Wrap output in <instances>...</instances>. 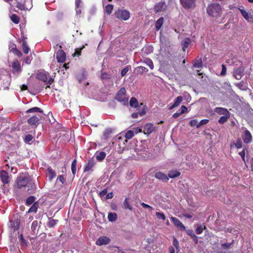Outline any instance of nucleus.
Segmentation results:
<instances>
[{"instance_id": "obj_48", "label": "nucleus", "mask_w": 253, "mask_h": 253, "mask_svg": "<svg viewBox=\"0 0 253 253\" xmlns=\"http://www.w3.org/2000/svg\"><path fill=\"white\" fill-rule=\"evenodd\" d=\"M144 63L150 67L151 69L154 68V64L152 61L150 59H146Z\"/></svg>"}, {"instance_id": "obj_64", "label": "nucleus", "mask_w": 253, "mask_h": 253, "mask_svg": "<svg viewBox=\"0 0 253 253\" xmlns=\"http://www.w3.org/2000/svg\"><path fill=\"white\" fill-rule=\"evenodd\" d=\"M181 115L180 112H176L172 115V117L174 118H177Z\"/></svg>"}, {"instance_id": "obj_51", "label": "nucleus", "mask_w": 253, "mask_h": 253, "mask_svg": "<svg viewBox=\"0 0 253 253\" xmlns=\"http://www.w3.org/2000/svg\"><path fill=\"white\" fill-rule=\"evenodd\" d=\"M209 122L208 119H203L198 123V125L197 126V128L200 127L201 126L207 124Z\"/></svg>"}, {"instance_id": "obj_58", "label": "nucleus", "mask_w": 253, "mask_h": 253, "mask_svg": "<svg viewBox=\"0 0 253 253\" xmlns=\"http://www.w3.org/2000/svg\"><path fill=\"white\" fill-rule=\"evenodd\" d=\"M173 245L176 248L177 250H179V243L175 238L174 237L173 241Z\"/></svg>"}, {"instance_id": "obj_61", "label": "nucleus", "mask_w": 253, "mask_h": 253, "mask_svg": "<svg viewBox=\"0 0 253 253\" xmlns=\"http://www.w3.org/2000/svg\"><path fill=\"white\" fill-rule=\"evenodd\" d=\"M107 189H104L99 193V195L101 197H103L107 194Z\"/></svg>"}, {"instance_id": "obj_27", "label": "nucleus", "mask_w": 253, "mask_h": 253, "mask_svg": "<svg viewBox=\"0 0 253 253\" xmlns=\"http://www.w3.org/2000/svg\"><path fill=\"white\" fill-rule=\"evenodd\" d=\"M180 175V172L176 170H172L168 173V176L170 178H174L179 176Z\"/></svg>"}, {"instance_id": "obj_39", "label": "nucleus", "mask_w": 253, "mask_h": 253, "mask_svg": "<svg viewBox=\"0 0 253 253\" xmlns=\"http://www.w3.org/2000/svg\"><path fill=\"white\" fill-rule=\"evenodd\" d=\"M156 216L158 219L164 221L165 220L166 218L165 214L163 212H156Z\"/></svg>"}, {"instance_id": "obj_25", "label": "nucleus", "mask_w": 253, "mask_h": 253, "mask_svg": "<svg viewBox=\"0 0 253 253\" xmlns=\"http://www.w3.org/2000/svg\"><path fill=\"white\" fill-rule=\"evenodd\" d=\"M22 48L23 52L25 54H28L30 50V48L29 47L27 42L25 40H23L22 44Z\"/></svg>"}, {"instance_id": "obj_53", "label": "nucleus", "mask_w": 253, "mask_h": 253, "mask_svg": "<svg viewBox=\"0 0 253 253\" xmlns=\"http://www.w3.org/2000/svg\"><path fill=\"white\" fill-rule=\"evenodd\" d=\"M33 139V137L31 134H27L25 136L24 141L26 143H29L32 141Z\"/></svg>"}, {"instance_id": "obj_31", "label": "nucleus", "mask_w": 253, "mask_h": 253, "mask_svg": "<svg viewBox=\"0 0 253 253\" xmlns=\"http://www.w3.org/2000/svg\"><path fill=\"white\" fill-rule=\"evenodd\" d=\"M39 203L38 202H35L33 205L31 206V207L29 209L28 212H37L38 208H39Z\"/></svg>"}, {"instance_id": "obj_18", "label": "nucleus", "mask_w": 253, "mask_h": 253, "mask_svg": "<svg viewBox=\"0 0 253 253\" xmlns=\"http://www.w3.org/2000/svg\"><path fill=\"white\" fill-rule=\"evenodd\" d=\"M95 165L94 161L91 159L88 160L87 163L84 168V172H86L90 170Z\"/></svg>"}, {"instance_id": "obj_35", "label": "nucleus", "mask_w": 253, "mask_h": 253, "mask_svg": "<svg viewBox=\"0 0 253 253\" xmlns=\"http://www.w3.org/2000/svg\"><path fill=\"white\" fill-rule=\"evenodd\" d=\"M190 43V40L189 38H186L182 42V49L184 51L188 47L189 44Z\"/></svg>"}, {"instance_id": "obj_46", "label": "nucleus", "mask_w": 253, "mask_h": 253, "mask_svg": "<svg viewBox=\"0 0 253 253\" xmlns=\"http://www.w3.org/2000/svg\"><path fill=\"white\" fill-rule=\"evenodd\" d=\"M174 225L180 230H185V227L182 224V222H173Z\"/></svg>"}, {"instance_id": "obj_36", "label": "nucleus", "mask_w": 253, "mask_h": 253, "mask_svg": "<svg viewBox=\"0 0 253 253\" xmlns=\"http://www.w3.org/2000/svg\"><path fill=\"white\" fill-rule=\"evenodd\" d=\"M207 229L206 227L204 225H200L197 226L196 228L195 231L197 234H201L204 230H206Z\"/></svg>"}, {"instance_id": "obj_11", "label": "nucleus", "mask_w": 253, "mask_h": 253, "mask_svg": "<svg viewBox=\"0 0 253 253\" xmlns=\"http://www.w3.org/2000/svg\"><path fill=\"white\" fill-rule=\"evenodd\" d=\"M110 242V239L104 236H100L96 241V244L98 246L106 245Z\"/></svg>"}, {"instance_id": "obj_8", "label": "nucleus", "mask_w": 253, "mask_h": 253, "mask_svg": "<svg viewBox=\"0 0 253 253\" xmlns=\"http://www.w3.org/2000/svg\"><path fill=\"white\" fill-rule=\"evenodd\" d=\"M167 7V6L165 1H160L155 5L154 10L156 13H157L165 11Z\"/></svg>"}, {"instance_id": "obj_5", "label": "nucleus", "mask_w": 253, "mask_h": 253, "mask_svg": "<svg viewBox=\"0 0 253 253\" xmlns=\"http://www.w3.org/2000/svg\"><path fill=\"white\" fill-rule=\"evenodd\" d=\"M180 3L186 10L194 9L196 6V0H180Z\"/></svg>"}, {"instance_id": "obj_4", "label": "nucleus", "mask_w": 253, "mask_h": 253, "mask_svg": "<svg viewBox=\"0 0 253 253\" xmlns=\"http://www.w3.org/2000/svg\"><path fill=\"white\" fill-rule=\"evenodd\" d=\"M115 99L119 102L126 104L128 102V98L126 96V90L125 88L122 87L117 92Z\"/></svg>"}, {"instance_id": "obj_37", "label": "nucleus", "mask_w": 253, "mask_h": 253, "mask_svg": "<svg viewBox=\"0 0 253 253\" xmlns=\"http://www.w3.org/2000/svg\"><path fill=\"white\" fill-rule=\"evenodd\" d=\"M106 153L104 152H100L96 156V158L98 161H102L106 157Z\"/></svg>"}, {"instance_id": "obj_56", "label": "nucleus", "mask_w": 253, "mask_h": 253, "mask_svg": "<svg viewBox=\"0 0 253 253\" xmlns=\"http://www.w3.org/2000/svg\"><path fill=\"white\" fill-rule=\"evenodd\" d=\"M189 125L192 127L195 126H196L197 127V125H198V123L196 120L193 119V120H191L189 122Z\"/></svg>"}, {"instance_id": "obj_43", "label": "nucleus", "mask_w": 253, "mask_h": 253, "mask_svg": "<svg viewBox=\"0 0 253 253\" xmlns=\"http://www.w3.org/2000/svg\"><path fill=\"white\" fill-rule=\"evenodd\" d=\"M113 9V5L109 4L105 6V11L108 15H110L112 13Z\"/></svg>"}, {"instance_id": "obj_12", "label": "nucleus", "mask_w": 253, "mask_h": 253, "mask_svg": "<svg viewBox=\"0 0 253 253\" xmlns=\"http://www.w3.org/2000/svg\"><path fill=\"white\" fill-rule=\"evenodd\" d=\"M28 178L24 177L21 178L17 179V187L18 189H21L22 187H26L27 186L29 182Z\"/></svg>"}, {"instance_id": "obj_17", "label": "nucleus", "mask_w": 253, "mask_h": 253, "mask_svg": "<svg viewBox=\"0 0 253 253\" xmlns=\"http://www.w3.org/2000/svg\"><path fill=\"white\" fill-rule=\"evenodd\" d=\"M155 177L158 179L162 180L165 182H167L169 180V178L167 175L162 172H157L155 174Z\"/></svg>"}, {"instance_id": "obj_26", "label": "nucleus", "mask_w": 253, "mask_h": 253, "mask_svg": "<svg viewBox=\"0 0 253 253\" xmlns=\"http://www.w3.org/2000/svg\"><path fill=\"white\" fill-rule=\"evenodd\" d=\"M122 207L125 210L128 209L131 211L133 209L132 207L130 205L128 202V199L127 198L125 199Z\"/></svg>"}, {"instance_id": "obj_30", "label": "nucleus", "mask_w": 253, "mask_h": 253, "mask_svg": "<svg viewBox=\"0 0 253 253\" xmlns=\"http://www.w3.org/2000/svg\"><path fill=\"white\" fill-rule=\"evenodd\" d=\"M39 112L43 114V111L41 110L40 108H39L38 107H33L32 108H30L26 111V113L27 114L30 113H37Z\"/></svg>"}, {"instance_id": "obj_19", "label": "nucleus", "mask_w": 253, "mask_h": 253, "mask_svg": "<svg viewBox=\"0 0 253 253\" xmlns=\"http://www.w3.org/2000/svg\"><path fill=\"white\" fill-rule=\"evenodd\" d=\"M193 67L194 68L201 69L203 67L202 60L201 58H196L193 62Z\"/></svg>"}, {"instance_id": "obj_24", "label": "nucleus", "mask_w": 253, "mask_h": 253, "mask_svg": "<svg viewBox=\"0 0 253 253\" xmlns=\"http://www.w3.org/2000/svg\"><path fill=\"white\" fill-rule=\"evenodd\" d=\"M183 100V97L181 96H178L176 97L173 104L170 107L169 109H172L178 106Z\"/></svg>"}, {"instance_id": "obj_52", "label": "nucleus", "mask_w": 253, "mask_h": 253, "mask_svg": "<svg viewBox=\"0 0 253 253\" xmlns=\"http://www.w3.org/2000/svg\"><path fill=\"white\" fill-rule=\"evenodd\" d=\"M233 241L231 243H223L221 244V247L223 249H228L230 248L231 246L233 244Z\"/></svg>"}, {"instance_id": "obj_2", "label": "nucleus", "mask_w": 253, "mask_h": 253, "mask_svg": "<svg viewBox=\"0 0 253 253\" xmlns=\"http://www.w3.org/2000/svg\"><path fill=\"white\" fill-rule=\"evenodd\" d=\"M49 76V73L47 72L42 71L39 72L37 73L36 78L37 79L46 83L47 86L46 88H49L50 85L53 83L54 79L52 78H49L48 79V76Z\"/></svg>"}, {"instance_id": "obj_41", "label": "nucleus", "mask_w": 253, "mask_h": 253, "mask_svg": "<svg viewBox=\"0 0 253 253\" xmlns=\"http://www.w3.org/2000/svg\"><path fill=\"white\" fill-rule=\"evenodd\" d=\"M77 162L76 161V160H74L72 163V165H71V170H72V173L74 175H75L76 173V171H77Z\"/></svg>"}, {"instance_id": "obj_7", "label": "nucleus", "mask_w": 253, "mask_h": 253, "mask_svg": "<svg viewBox=\"0 0 253 253\" xmlns=\"http://www.w3.org/2000/svg\"><path fill=\"white\" fill-rule=\"evenodd\" d=\"M41 118L42 116L40 115L33 116L28 120L27 122L33 128H35L40 124Z\"/></svg>"}, {"instance_id": "obj_34", "label": "nucleus", "mask_w": 253, "mask_h": 253, "mask_svg": "<svg viewBox=\"0 0 253 253\" xmlns=\"http://www.w3.org/2000/svg\"><path fill=\"white\" fill-rule=\"evenodd\" d=\"M108 218L109 221H115L117 219V214L115 212H110Z\"/></svg>"}, {"instance_id": "obj_13", "label": "nucleus", "mask_w": 253, "mask_h": 253, "mask_svg": "<svg viewBox=\"0 0 253 253\" xmlns=\"http://www.w3.org/2000/svg\"><path fill=\"white\" fill-rule=\"evenodd\" d=\"M242 139L245 143L248 144L252 141V135L249 130L246 129L242 136Z\"/></svg>"}, {"instance_id": "obj_14", "label": "nucleus", "mask_w": 253, "mask_h": 253, "mask_svg": "<svg viewBox=\"0 0 253 253\" xmlns=\"http://www.w3.org/2000/svg\"><path fill=\"white\" fill-rule=\"evenodd\" d=\"M155 130V127L152 124H146L143 127L144 133L147 135H149Z\"/></svg>"}, {"instance_id": "obj_3", "label": "nucleus", "mask_w": 253, "mask_h": 253, "mask_svg": "<svg viewBox=\"0 0 253 253\" xmlns=\"http://www.w3.org/2000/svg\"><path fill=\"white\" fill-rule=\"evenodd\" d=\"M116 18L124 21L128 20L130 17L129 12L126 9H118L114 13Z\"/></svg>"}, {"instance_id": "obj_55", "label": "nucleus", "mask_w": 253, "mask_h": 253, "mask_svg": "<svg viewBox=\"0 0 253 253\" xmlns=\"http://www.w3.org/2000/svg\"><path fill=\"white\" fill-rule=\"evenodd\" d=\"M221 67H222V70H221V72L220 73V75L221 76H224L226 74V70H227L226 67L224 64H222Z\"/></svg>"}, {"instance_id": "obj_38", "label": "nucleus", "mask_w": 253, "mask_h": 253, "mask_svg": "<svg viewBox=\"0 0 253 253\" xmlns=\"http://www.w3.org/2000/svg\"><path fill=\"white\" fill-rule=\"evenodd\" d=\"M229 114L221 116L219 119L218 120V123L220 124H223L226 122L227 121L228 118H229Z\"/></svg>"}, {"instance_id": "obj_23", "label": "nucleus", "mask_w": 253, "mask_h": 253, "mask_svg": "<svg viewBox=\"0 0 253 253\" xmlns=\"http://www.w3.org/2000/svg\"><path fill=\"white\" fill-rule=\"evenodd\" d=\"M243 17L248 22H251L253 18L249 15V13L244 9H239Z\"/></svg>"}, {"instance_id": "obj_22", "label": "nucleus", "mask_w": 253, "mask_h": 253, "mask_svg": "<svg viewBox=\"0 0 253 253\" xmlns=\"http://www.w3.org/2000/svg\"><path fill=\"white\" fill-rule=\"evenodd\" d=\"M12 67L14 71L19 72L21 70L20 63L18 60H15L13 61Z\"/></svg>"}, {"instance_id": "obj_9", "label": "nucleus", "mask_w": 253, "mask_h": 253, "mask_svg": "<svg viewBox=\"0 0 253 253\" xmlns=\"http://www.w3.org/2000/svg\"><path fill=\"white\" fill-rule=\"evenodd\" d=\"M245 68L243 66H240L237 69H234L233 75L236 79L239 80L244 75Z\"/></svg>"}, {"instance_id": "obj_6", "label": "nucleus", "mask_w": 253, "mask_h": 253, "mask_svg": "<svg viewBox=\"0 0 253 253\" xmlns=\"http://www.w3.org/2000/svg\"><path fill=\"white\" fill-rule=\"evenodd\" d=\"M58 44L56 45V46H58ZM59 49L57 50L56 53V57L57 61L59 63H64L66 61V55L65 52L62 49L61 45H59Z\"/></svg>"}, {"instance_id": "obj_62", "label": "nucleus", "mask_w": 253, "mask_h": 253, "mask_svg": "<svg viewBox=\"0 0 253 253\" xmlns=\"http://www.w3.org/2000/svg\"><path fill=\"white\" fill-rule=\"evenodd\" d=\"M81 3V0H75V5L77 9H78Z\"/></svg>"}, {"instance_id": "obj_15", "label": "nucleus", "mask_w": 253, "mask_h": 253, "mask_svg": "<svg viewBox=\"0 0 253 253\" xmlns=\"http://www.w3.org/2000/svg\"><path fill=\"white\" fill-rule=\"evenodd\" d=\"M28 189L27 191L29 194L34 193L36 190V185L32 181H29L27 184Z\"/></svg>"}, {"instance_id": "obj_33", "label": "nucleus", "mask_w": 253, "mask_h": 253, "mask_svg": "<svg viewBox=\"0 0 253 253\" xmlns=\"http://www.w3.org/2000/svg\"><path fill=\"white\" fill-rule=\"evenodd\" d=\"M129 105L131 107L137 108L138 107L137 100L135 97H131L129 101Z\"/></svg>"}, {"instance_id": "obj_54", "label": "nucleus", "mask_w": 253, "mask_h": 253, "mask_svg": "<svg viewBox=\"0 0 253 253\" xmlns=\"http://www.w3.org/2000/svg\"><path fill=\"white\" fill-rule=\"evenodd\" d=\"M138 72L140 74H143L144 73H146L148 71V70L145 67L143 66H139L138 67Z\"/></svg>"}, {"instance_id": "obj_57", "label": "nucleus", "mask_w": 253, "mask_h": 253, "mask_svg": "<svg viewBox=\"0 0 253 253\" xmlns=\"http://www.w3.org/2000/svg\"><path fill=\"white\" fill-rule=\"evenodd\" d=\"M129 70V67L126 66L125 68H124L121 71V76L124 77L126 75V74L127 73V72Z\"/></svg>"}, {"instance_id": "obj_32", "label": "nucleus", "mask_w": 253, "mask_h": 253, "mask_svg": "<svg viewBox=\"0 0 253 253\" xmlns=\"http://www.w3.org/2000/svg\"><path fill=\"white\" fill-rule=\"evenodd\" d=\"M235 146L237 149H240L242 147V142L240 138H238L236 143H232L230 145L231 148Z\"/></svg>"}, {"instance_id": "obj_20", "label": "nucleus", "mask_w": 253, "mask_h": 253, "mask_svg": "<svg viewBox=\"0 0 253 253\" xmlns=\"http://www.w3.org/2000/svg\"><path fill=\"white\" fill-rule=\"evenodd\" d=\"M214 112L219 115H228L229 114V111L226 109L222 107H216L214 109Z\"/></svg>"}, {"instance_id": "obj_63", "label": "nucleus", "mask_w": 253, "mask_h": 253, "mask_svg": "<svg viewBox=\"0 0 253 253\" xmlns=\"http://www.w3.org/2000/svg\"><path fill=\"white\" fill-rule=\"evenodd\" d=\"M187 108L185 106L182 105L181 107V114H183L185 112V111L187 110Z\"/></svg>"}, {"instance_id": "obj_28", "label": "nucleus", "mask_w": 253, "mask_h": 253, "mask_svg": "<svg viewBox=\"0 0 253 253\" xmlns=\"http://www.w3.org/2000/svg\"><path fill=\"white\" fill-rule=\"evenodd\" d=\"M145 108V107L144 106L143 109L141 111H139L138 112L133 113L131 114L132 118L135 119L138 117V115H140V116H143L144 115H145L146 113Z\"/></svg>"}, {"instance_id": "obj_60", "label": "nucleus", "mask_w": 253, "mask_h": 253, "mask_svg": "<svg viewBox=\"0 0 253 253\" xmlns=\"http://www.w3.org/2000/svg\"><path fill=\"white\" fill-rule=\"evenodd\" d=\"M57 180H58L60 182H61L62 184H63L65 181V179L63 176V175H60L58 176Z\"/></svg>"}, {"instance_id": "obj_1", "label": "nucleus", "mask_w": 253, "mask_h": 253, "mask_svg": "<svg viewBox=\"0 0 253 253\" xmlns=\"http://www.w3.org/2000/svg\"><path fill=\"white\" fill-rule=\"evenodd\" d=\"M207 13L215 18L220 17L222 14V9L220 5L213 3L208 4L207 7Z\"/></svg>"}, {"instance_id": "obj_59", "label": "nucleus", "mask_w": 253, "mask_h": 253, "mask_svg": "<svg viewBox=\"0 0 253 253\" xmlns=\"http://www.w3.org/2000/svg\"><path fill=\"white\" fill-rule=\"evenodd\" d=\"M239 154L241 157L242 160L245 162V149H244L242 151L239 152Z\"/></svg>"}, {"instance_id": "obj_47", "label": "nucleus", "mask_w": 253, "mask_h": 253, "mask_svg": "<svg viewBox=\"0 0 253 253\" xmlns=\"http://www.w3.org/2000/svg\"><path fill=\"white\" fill-rule=\"evenodd\" d=\"M134 136V133L132 130H128L125 134V137L126 138L130 139L133 137Z\"/></svg>"}, {"instance_id": "obj_40", "label": "nucleus", "mask_w": 253, "mask_h": 253, "mask_svg": "<svg viewBox=\"0 0 253 253\" xmlns=\"http://www.w3.org/2000/svg\"><path fill=\"white\" fill-rule=\"evenodd\" d=\"M10 19L15 24H18L20 22L19 17L15 14H13L10 16Z\"/></svg>"}, {"instance_id": "obj_49", "label": "nucleus", "mask_w": 253, "mask_h": 253, "mask_svg": "<svg viewBox=\"0 0 253 253\" xmlns=\"http://www.w3.org/2000/svg\"><path fill=\"white\" fill-rule=\"evenodd\" d=\"M84 47V46L83 45L82 46V47H81L80 48H76L75 50V52H74V53L73 54V56H75L77 55L78 56H79L81 55V51Z\"/></svg>"}, {"instance_id": "obj_42", "label": "nucleus", "mask_w": 253, "mask_h": 253, "mask_svg": "<svg viewBox=\"0 0 253 253\" xmlns=\"http://www.w3.org/2000/svg\"><path fill=\"white\" fill-rule=\"evenodd\" d=\"M35 197L33 196H30L29 197L26 201V205L27 206H29L33 203L34 204L35 203Z\"/></svg>"}, {"instance_id": "obj_44", "label": "nucleus", "mask_w": 253, "mask_h": 253, "mask_svg": "<svg viewBox=\"0 0 253 253\" xmlns=\"http://www.w3.org/2000/svg\"><path fill=\"white\" fill-rule=\"evenodd\" d=\"M12 52L16 55L18 57L20 58L22 56V53L20 50L17 49L16 47L11 49Z\"/></svg>"}, {"instance_id": "obj_45", "label": "nucleus", "mask_w": 253, "mask_h": 253, "mask_svg": "<svg viewBox=\"0 0 253 253\" xmlns=\"http://www.w3.org/2000/svg\"><path fill=\"white\" fill-rule=\"evenodd\" d=\"M19 223L20 222H10L9 227L12 228L13 231H15L19 229Z\"/></svg>"}, {"instance_id": "obj_50", "label": "nucleus", "mask_w": 253, "mask_h": 253, "mask_svg": "<svg viewBox=\"0 0 253 253\" xmlns=\"http://www.w3.org/2000/svg\"><path fill=\"white\" fill-rule=\"evenodd\" d=\"M112 131L111 129H106L104 132L103 135L105 139L109 138L110 135L112 133Z\"/></svg>"}, {"instance_id": "obj_10", "label": "nucleus", "mask_w": 253, "mask_h": 253, "mask_svg": "<svg viewBox=\"0 0 253 253\" xmlns=\"http://www.w3.org/2000/svg\"><path fill=\"white\" fill-rule=\"evenodd\" d=\"M0 177L2 183L6 184L9 182V177L8 172L4 170H0Z\"/></svg>"}, {"instance_id": "obj_21", "label": "nucleus", "mask_w": 253, "mask_h": 253, "mask_svg": "<svg viewBox=\"0 0 253 253\" xmlns=\"http://www.w3.org/2000/svg\"><path fill=\"white\" fill-rule=\"evenodd\" d=\"M187 234L189 235L191 238L193 239L195 244H197L198 242V238L197 236L194 234L193 230H186Z\"/></svg>"}, {"instance_id": "obj_16", "label": "nucleus", "mask_w": 253, "mask_h": 253, "mask_svg": "<svg viewBox=\"0 0 253 253\" xmlns=\"http://www.w3.org/2000/svg\"><path fill=\"white\" fill-rule=\"evenodd\" d=\"M46 174L49 181L52 180V179H54L56 175L55 171L50 167H48L47 168Z\"/></svg>"}, {"instance_id": "obj_29", "label": "nucleus", "mask_w": 253, "mask_h": 253, "mask_svg": "<svg viewBox=\"0 0 253 253\" xmlns=\"http://www.w3.org/2000/svg\"><path fill=\"white\" fill-rule=\"evenodd\" d=\"M164 18L163 17H161L156 21L155 24V27L157 30H159L162 27L164 23Z\"/></svg>"}]
</instances>
